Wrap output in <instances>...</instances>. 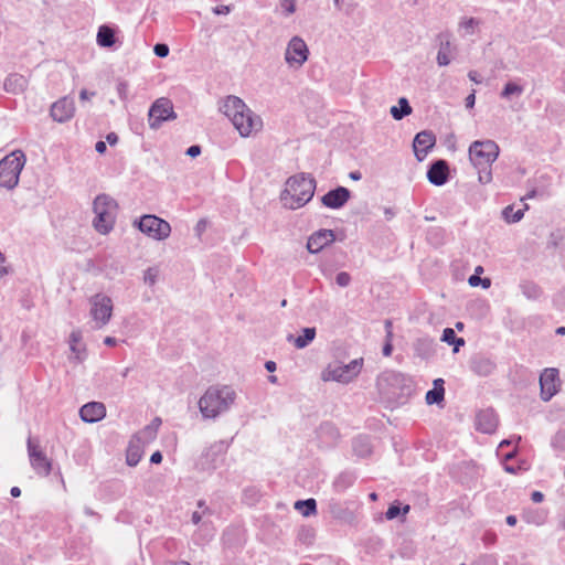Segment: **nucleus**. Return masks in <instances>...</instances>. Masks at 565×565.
I'll use <instances>...</instances> for the list:
<instances>
[{"label": "nucleus", "instance_id": "f257e3e1", "mask_svg": "<svg viewBox=\"0 0 565 565\" xmlns=\"http://www.w3.org/2000/svg\"><path fill=\"white\" fill-rule=\"evenodd\" d=\"M221 110L231 119L243 138L252 137L263 127L262 118L255 115L239 97L227 96L222 103Z\"/></svg>", "mask_w": 565, "mask_h": 565}, {"label": "nucleus", "instance_id": "f03ea898", "mask_svg": "<svg viewBox=\"0 0 565 565\" xmlns=\"http://www.w3.org/2000/svg\"><path fill=\"white\" fill-rule=\"evenodd\" d=\"M237 394L230 385L210 386L198 402L203 419H216L235 404Z\"/></svg>", "mask_w": 565, "mask_h": 565}, {"label": "nucleus", "instance_id": "7ed1b4c3", "mask_svg": "<svg viewBox=\"0 0 565 565\" xmlns=\"http://www.w3.org/2000/svg\"><path fill=\"white\" fill-rule=\"evenodd\" d=\"M316 189L315 180L300 173L290 177L281 193L284 206L296 210L307 204L313 196Z\"/></svg>", "mask_w": 565, "mask_h": 565}, {"label": "nucleus", "instance_id": "20e7f679", "mask_svg": "<svg viewBox=\"0 0 565 565\" xmlns=\"http://www.w3.org/2000/svg\"><path fill=\"white\" fill-rule=\"evenodd\" d=\"M499 156L498 143H471L469 159L478 171V181L489 184L492 181L491 166Z\"/></svg>", "mask_w": 565, "mask_h": 565}, {"label": "nucleus", "instance_id": "39448f33", "mask_svg": "<svg viewBox=\"0 0 565 565\" xmlns=\"http://www.w3.org/2000/svg\"><path fill=\"white\" fill-rule=\"evenodd\" d=\"M95 217L93 227L100 235L109 234L115 226L118 204L115 199L108 194H99L93 202Z\"/></svg>", "mask_w": 565, "mask_h": 565}, {"label": "nucleus", "instance_id": "423d86ee", "mask_svg": "<svg viewBox=\"0 0 565 565\" xmlns=\"http://www.w3.org/2000/svg\"><path fill=\"white\" fill-rule=\"evenodd\" d=\"M362 367V358L354 359L347 364L340 361H331L322 369L320 379L322 382L349 384L360 375Z\"/></svg>", "mask_w": 565, "mask_h": 565}, {"label": "nucleus", "instance_id": "0eeeda50", "mask_svg": "<svg viewBox=\"0 0 565 565\" xmlns=\"http://www.w3.org/2000/svg\"><path fill=\"white\" fill-rule=\"evenodd\" d=\"M25 164V156L20 150H14L0 161V186L9 190L19 183L20 173Z\"/></svg>", "mask_w": 565, "mask_h": 565}, {"label": "nucleus", "instance_id": "6e6552de", "mask_svg": "<svg viewBox=\"0 0 565 565\" xmlns=\"http://www.w3.org/2000/svg\"><path fill=\"white\" fill-rule=\"evenodd\" d=\"M89 305V318L94 329L100 330L105 328L113 318L114 313V301L113 299L104 294L98 292L93 295L88 299Z\"/></svg>", "mask_w": 565, "mask_h": 565}, {"label": "nucleus", "instance_id": "1a4fd4ad", "mask_svg": "<svg viewBox=\"0 0 565 565\" xmlns=\"http://www.w3.org/2000/svg\"><path fill=\"white\" fill-rule=\"evenodd\" d=\"M26 452L32 470L40 477H47L52 472L53 461L46 455L41 441L31 436L26 439Z\"/></svg>", "mask_w": 565, "mask_h": 565}, {"label": "nucleus", "instance_id": "9d476101", "mask_svg": "<svg viewBox=\"0 0 565 565\" xmlns=\"http://www.w3.org/2000/svg\"><path fill=\"white\" fill-rule=\"evenodd\" d=\"M134 225L149 238L159 242L167 239L172 231L169 222L152 214L141 216Z\"/></svg>", "mask_w": 565, "mask_h": 565}, {"label": "nucleus", "instance_id": "9b49d317", "mask_svg": "<svg viewBox=\"0 0 565 565\" xmlns=\"http://www.w3.org/2000/svg\"><path fill=\"white\" fill-rule=\"evenodd\" d=\"M177 114L172 102L167 97H160L153 102L148 113V122L151 128H158L163 121L173 120Z\"/></svg>", "mask_w": 565, "mask_h": 565}, {"label": "nucleus", "instance_id": "f8f14e48", "mask_svg": "<svg viewBox=\"0 0 565 565\" xmlns=\"http://www.w3.org/2000/svg\"><path fill=\"white\" fill-rule=\"evenodd\" d=\"M541 397L543 401H550L561 388L558 370L554 367L545 369L540 376Z\"/></svg>", "mask_w": 565, "mask_h": 565}, {"label": "nucleus", "instance_id": "ddd939ff", "mask_svg": "<svg viewBox=\"0 0 565 565\" xmlns=\"http://www.w3.org/2000/svg\"><path fill=\"white\" fill-rule=\"evenodd\" d=\"M308 47L300 38H292L286 50V61L290 66H301L308 58Z\"/></svg>", "mask_w": 565, "mask_h": 565}, {"label": "nucleus", "instance_id": "4468645a", "mask_svg": "<svg viewBox=\"0 0 565 565\" xmlns=\"http://www.w3.org/2000/svg\"><path fill=\"white\" fill-rule=\"evenodd\" d=\"M68 348L71 354L68 356L70 361L79 364L83 363L87 358V349L83 343V333L79 329H74L68 337Z\"/></svg>", "mask_w": 565, "mask_h": 565}, {"label": "nucleus", "instance_id": "2eb2a0df", "mask_svg": "<svg viewBox=\"0 0 565 565\" xmlns=\"http://www.w3.org/2000/svg\"><path fill=\"white\" fill-rule=\"evenodd\" d=\"M75 113L73 99L63 97L55 102L51 107V116L55 121L64 122L70 120Z\"/></svg>", "mask_w": 565, "mask_h": 565}, {"label": "nucleus", "instance_id": "dca6fc26", "mask_svg": "<svg viewBox=\"0 0 565 565\" xmlns=\"http://www.w3.org/2000/svg\"><path fill=\"white\" fill-rule=\"evenodd\" d=\"M334 233L331 230H320L313 233L308 242L307 249L311 254H317L322 250L326 246L331 244L334 241Z\"/></svg>", "mask_w": 565, "mask_h": 565}, {"label": "nucleus", "instance_id": "f3484780", "mask_svg": "<svg viewBox=\"0 0 565 565\" xmlns=\"http://www.w3.org/2000/svg\"><path fill=\"white\" fill-rule=\"evenodd\" d=\"M79 416L85 423H96L106 416V407L103 403L90 402L81 407Z\"/></svg>", "mask_w": 565, "mask_h": 565}, {"label": "nucleus", "instance_id": "a211bd4d", "mask_svg": "<svg viewBox=\"0 0 565 565\" xmlns=\"http://www.w3.org/2000/svg\"><path fill=\"white\" fill-rule=\"evenodd\" d=\"M350 198V191L347 188L339 186L329 191L322 196V203L330 209H339L343 206Z\"/></svg>", "mask_w": 565, "mask_h": 565}, {"label": "nucleus", "instance_id": "6ab92c4d", "mask_svg": "<svg viewBox=\"0 0 565 565\" xmlns=\"http://www.w3.org/2000/svg\"><path fill=\"white\" fill-rule=\"evenodd\" d=\"M227 448L228 445L226 441H215L205 450L204 457L213 466V468H216L220 463L223 462Z\"/></svg>", "mask_w": 565, "mask_h": 565}, {"label": "nucleus", "instance_id": "aec40b11", "mask_svg": "<svg viewBox=\"0 0 565 565\" xmlns=\"http://www.w3.org/2000/svg\"><path fill=\"white\" fill-rule=\"evenodd\" d=\"M448 173L449 170L446 161L438 160L428 170L427 178L430 183L439 186L447 182Z\"/></svg>", "mask_w": 565, "mask_h": 565}, {"label": "nucleus", "instance_id": "412c9836", "mask_svg": "<svg viewBox=\"0 0 565 565\" xmlns=\"http://www.w3.org/2000/svg\"><path fill=\"white\" fill-rule=\"evenodd\" d=\"M476 426L482 433H493L498 426L495 414L490 409L479 412L476 418Z\"/></svg>", "mask_w": 565, "mask_h": 565}, {"label": "nucleus", "instance_id": "4be33fe9", "mask_svg": "<svg viewBox=\"0 0 565 565\" xmlns=\"http://www.w3.org/2000/svg\"><path fill=\"white\" fill-rule=\"evenodd\" d=\"M160 425L161 419L154 418L149 425H147L143 429H141L135 436H132V438L138 439V443L146 446L154 440Z\"/></svg>", "mask_w": 565, "mask_h": 565}, {"label": "nucleus", "instance_id": "5701e85b", "mask_svg": "<svg viewBox=\"0 0 565 565\" xmlns=\"http://www.w3.org/2000/svg\"><path fill=\"white\" fill-rule=\"evenodd\" d=\"M316 338V328H303L301 334L294 337L292 334L287 335V341L292 343L297 349L307 348Z\"/></svg>", "mask_w": 565, "mask_h": 565}, {"label": "nucleus", "instance_id": "b1692460", "mask_svg": "<svg viewBox=\"0 0 565 565\" xmlns=\"http://www.w3.org/2000/svg\"><path fill=\"white\" fill-rule=\"evenodd\" d=\"M145 446L138 443V439L131 438L126 452V462L130 467L139 463L143 456Z\"/></svg>", "mask_w": 565, "mask_h": 565}, {"label": "nucleus", "instance_id": "393cba45", "mask_svg": "<svg viewBox=\"0 0 565 565\" xmlns=\"http://www.w3.org/2000/svg\"><path fill=\"white\" fill-rule=\"evenodd\" d=\"M97 44L102 47H110L116 43L115 30L106 24L98 28Z\"/></svg>", "mask_w": 565, "mask_h": 565}, {"label": "nucleus", "instance_id": "a878e982", "mask_svg": "<svg viewBox=\"0 0 565 565\" xmlns=\"http://www.w3.org/2000/svg\"><path fill=\"white\" fill-rule=\"evenodd\" d=\"M444 396H445L444 380L436 379L434 381L433 390H430L426 393V397H425L426 403L428 405L439 404L444 401Z\"/></svg>", "mask_w": 565, "mask_h": 565}, {"label": "nucleus", "instance_id": "bb28decb", "mask_svg": "<svg viewBox=\"0 0 565 565\" xmlns=\"http://www.w3.org/2000/svg\"><path fill=\"white\" fill-rule=\"evenodd\" d=\"M412 110L408 100L405 97H401L398 105L392 106L390 113L394 119L401 120L403 117L411 115Z\"/></svg>", "mask_w": 565, "mask_h": 565}, {"label": "nucleus", "instance_id": "cd10ccee", "mask_svg": "<svg viewBox=\"0 0 565 565\" xmlns=\"http://www.w3.org/2000/svg\"><path fill=\"white\" fill-rule=\"evenodd\" d=\"M527 209V205L524 204V207L523 209H518V210H514V206L513 205H509L507 206L503 211H502V215H503V218L508 222V223H516L519 222L520 220H522L523 215H524V211Z\"/></svg>", "mask_w": 565, "mask_h": 565}, {"label": "nucleus", "instance_id": "c85d7f7f", "mask_svg": "<svg viewBox=\"0 0 565 565\" xmlns=\"http://www.w3.org/2000/svg\"><path fill=\"white\" fill-rule=\"evenodd\" d=\"M441 341H444L448 344H454L455 345L454 352H458L459 348L465 344V340L462 338H457L454 329H451V328L444 329L443 335H441Z\"/></svg>", "mask_w": 565, "mask_h": 565}, {"label": "nucleus", "instance_id": "c756f323", "mask_svg": "<svg viewBox=\"0 0 565 565\" xmlns=\"http://www.w3.org/2000/svg\"><path fill=\"white\" fill-rule=\"evenodd\" d=\"M160 277L159 266H151L143 270L142 280L145 285L153 287Z\"/></svg>", "mask_w": 565, "mask_h": 565}, {"label": "nucleus", "instance_id": "7c9ffc66", "mask_svg": "<svg viewBox=\"0 0 565 565\" xmlns=\"http://www.w3.org/2000/svg\"><path fill=\"white\" fill-rule=\"evenodd\" d=\"M472 369L480 375H488L493 372L494 364L489 359H479L473 362Z\"/></svg>", "mask_w": 565, "mask_h": 565}, {"label": "nucleus", "instance_id": "2f4dec72", "mask_svg": "<svg viewBox=\"0 0 565 565\" xmlns=\"http://www.w3.org/2000/svg\"><path fill=\"white\" fill-rule=\"evenodd\" d=\"M525 520L530 524L542 525L546 520V512L541 509L530 510L524 515Z\"/></svg>", "mask_w": 565, "mask_h": 565}, {"label": "nucleus", "instance_id": "473e14b6", "mask_svg": "<svg viewBox=\"0 0 565 565\" xmlns=\"http://www.w3.org/2000/svg\"><path fill=\"white\" fill-rule=\"evenodd\" d=\"M316 501L315 499H307L303 501H297L295 503V509L300 511L303 516H309L316 512Z\"/></svg>", "mask_w": 565, "mask_h": 565}, {"label": "nucleus", "instance_id": "72a5a7b5", "mask_svg": "<svg viewBox=\"0 0 565 565\" xmlns=\"http://www.w3.org/2000/svg\"><path fill=\"white\" fill-rule=\"evenodd\" d=\"M451 44L449 41L441 43L437 54V62L440 66H446L450 63Z\"/></svg>", "mask_w": 565, "mask_h": 565}, {"label": "nucleus", "instance_id": "f704fd0d", "mask_svg": "<svg viewBox=\"0 0 565 565\" xmlns=\"http://www.w3.org/2000/svg\"><path fill=\"white\" fill-rule=\"evenodd\" d=\"M435 143H413V149L416 158L422 161L426 158L428 151L434 147Z\"/></svg>", "mask_w": 565, "mask_h": 565}, {"label": "nucleus", "instance_id": "c9c22d12", "mask_svg": "<svg viewBox=\"0 0 565 565\" xmlns=\"http://www.w3.org/2000/svg\"><path fill=\"white\" fill-rule=\"evenodd\" d=\"M385 329H386V343L383 348V354L385 356H390L392 354L393 345H392V322L390 320L385 321Z\"/></svg>", "mask_w": 565, "mask_h": 565}, {"label": "nucleus", "instance_id": "e433bc0d", "mask_svg": "<svg viewBox=\"0 0 565 565\" xmlns=\"http://www.w3.org/2000/svg\"><path fill=\"white\" fill-rule=\"evenodd\" d=\"M523 88L515 83H508L502 92L503 97H509L513 94H521Z\"/></svg>", "mask_w": 565, "mask_h": 565}, {"label": "nucleus", "instance_id": "4c0bfd02", "mask_svg": "<svg viewBox=\"0 0 565 565\" xmlns=\"http://www.w3.org/2000/svg\"><path fill=\"white\" fill-rule=\"evenodd\" d=\"M335 282L338 286L340 287H348L351 282V276L349 273L347 271H340L337 276H335Z\"/></svg>", "mask_w": 565, "mask_h": 565}, {"label": "nucleus", "instance_id": "58836bf2", "mask_svg": "<svg viewBox=\"0 0 565 565\" xmlns=\"http://www.w3.org/2000/svg\"><path fill=\"white\" fill-rule=\"evenodd\" d=\"M468 282L472 287H477L479 284H482L483 288L490 287V280L488 278L481 279L478 275L470 276Z\"/></svg>", "mask_w": 565, "mask_h": 565}, {"label": "nucleus", "instance_id": "ea45409f", "mask_svg": "<svg viewBox=\"0 0 565 565\" xmlns=\"http://www.w3.org/2000/svg\"><path fill=\"white\" fill-rule=\"evenodd\" d=\"M281 8L287 14H291L296 10V0H281Z\"/></svg>", "mask_w": 565, "mask_h": 565}, {"label": "nucleus", "instance_id": "a19ab883", "mask_svg": "<svg viewBox=\"0 0 565 565\" xmlns=\"http://www.w3.org/2000/svg\"><path fill=\"white\" fill-rule=\"evenodd\" d=\"M153 51L159 57H166L169 54V47L167 44H156Z\"/></svg>", "mask_w": 565, "mask_h": 565}, {"label": "nucleus", "instance_id": "79ce46f5", "mask_svg": "<svg viewBox=\"0 0 565 565\" xmlns=\"http://www.w3.org/2000/svg\"><path fill=\"white\" fill-rule=\"evenodd\" d=\"M399 513H401V508H399L398 505L393 504V505H391V507L387 509V511H386L385 515H386V519H387V520H393V519H395L396 516H398V515H399Z\"/></svg>", "mask_w": 565, "mask_h": 565}, {"label": "nucleus", "instance_id": "37998d69", "mask_svg": "<svg viewBox=\"0 0 565 565\" xmlns=\"http://www.w3.org/2000/svg\"><path fill=\"white\" fill-rule=\"evenodd\" d=\"M426 139H428V141H431V140L435 141V137L431 134L427 132V131L418 132L415 136L413 141H416V142L427 141Z\"/></svg>", "mask_w": 565, "mask_h": 565}, {"label": "nucleus", "instance_id": "c03bdc74", "mask_svg": "<svg viewBox=\"0 0 565 565\" xmlns=\"http://www.w3.org/2000/svg\"><path fill=\"white\" fill-rule=\"evenodd\" d=\"M473 565H498L497 561L492 557H483L477 561Z\"/></svg>", "mask_w": 565, "mask_h": 565}, {"label": "nucleus", "instance_id": "a18cd8bd", "mask_svg": "<svg viewBox=\"0 0 565 565\" xmlns=\"http://www.w3.org/2000/svg\"><path fill=\"white\" fill-rule=\"evenodd\" d=\"M201 153V148L200 146L198 145H194L192 147H190L188 150H186V154L192 157V158H195L198 157L199 154Z\"/></svg>", "mask_w": 565, "mask_h": 565}, {"label": "nucleus", "instance_id": "49530a36", "mask_svg": "<svg viewBox=\"0 0 565 565\" xmlns=\"http://www.w3.org/2000/svg\"><path fill=\"white\" fill-rule=\"evenodd\" d=\"M213 12L217 15L227 14L231 12V8L228 6H217L213 9Z\"/></svg>", "mask_w": 565, "mask_h": 565}, {"label": "nucleus", "instance_id": "de8ad7c7", "mask_svg": "<svg viewBox=\"0 0 565 565\" xmlns=\"http://www.w3.org/2000/svg\"><path fill=\"white\" fill-rule=\"evenodd\" d=\"M205 513L200 511H194L191 515V521L193 524H199L202 521V518Z\"/></svg>", "mask_w": 565, "mask_h": 565}, {"label": "nucleus", "instance_id": "09e8293b", "mask_svg": "<svg viewBox=\"0 0 565 565\" xmlns=\"http://www.w3.org/2000/svg\"><path fill=\"white\" fill-rule=\"evenodd\" d=\"M95 96L94 92H88L87 89H82L79 93V99L82 102L88 100L90 97Z\"/></svg>", "mask_w": 565, "mask_h": 565}, {"label": "nucleus", "instance_id": "8fccbe9b", "mask_svg": "<svg viewBox=\"0 0 565 565\" xmlns=\"http://www.w3.org/2000/svg\"><path fill=\"white\" fill-rule=\"evenodd\" d=\"M150 461L152 463H160L162 461V455L160 451H156L151 455Z\"/></svg>", "mask_w": 565, "mask_h": 565}, {"label": "nucleus", "instance_id": "3c124183", "mask_svg": "<svg viewBox=\"0 0 565 565\" xmlns=\"http://www.w3.org/2000/svg\"><path fill=\"white\" fill-rule=\"evenodd\" d=\"M104 343H105L106 345H108V347H115V345H117L118 340H117L116 338H114V337H106V338L104 339Z\"/></svg>", "mask_w": 565, "mask_h": 565}, {"label": "nucleus", "instance_id": "603ef678", "mask_svg": "<svg viewBox=\"0 0 565 565\" xmlns=\"http://www.w3.org/2000/svg\"><path fill=\"white\" fill-rule=\"evenodd\" d=\"M543 498H544V495H543V493H542V492H540V491H534V492L532 493V500H533L534 502H536V503H539V502L543 501Z\"/></svg>", "mask_w": 565, "mask_h": 565}, {"label": "nucleus", "instance_id": "864d4df0", "mask_svg": "<svg viewBox=\"0 0 565 565\" xmlns=\"http://www.w3.org/2000/svg\"><path fill=\"white\" fill-rule=\"evenodd\" d=\"M265 367H266V370H267L268 372H275V371H276V369H277V365H276V363H275L274 361H267V362L265 363Z\"/></svg>", "mask_w": 565, "mask_h": 565}, {"label": "nucleus", "instance_id": "5fc2aeb1", "mask_svg": "<svg viewBox=\"0 0 565 565\" xmlns=\"http://www.w3.org/2000/svg\"><path fill=\"white\" fill-rule=\"evenodd\" d=\"M107 150V143H96V151L99 153V154H103L105 153Z\"/></svg>", "mask_w": 565, "mask_h": 565}, {"label": "nucleus", "instance_id": "6e6d98bb", "mask_svg": "<svg viewBox=\"0 0 565 565\" xmlns=\"http://www.w3.org/2000/svg\"><path fill=\"white\" fill-rule=\"evenodd\" d=\"M475 93L470 94L467 98H466V105L467 107H472L475 105Z\"/></svg>", "mask_w": 565, "mask_h": 565}, {"label": "nucleus", "instance_id": "4d7b16f0", "mask_svg": "<svg viewBox=\"0 0 565 565\" xmlns=\"http://www.w3.org/2000/svg\"><path fill=\"white\" fill-rule=\"evenodd\" d=\"M505 521H507V524L510 526H514L518 522L516 516H514V515H508Z\"/></svg>", "mask_w": 565, "mask_h": 565}, {"label": "nucleus", "instance_id": "13d9d810", "mask_svg": "<svg viewBox=\"0 0 565 565\" xmlns=\"http://www.w3.org/2000/svg\"><path fill=\"white\" fill-rule=\"evenodd\" d=\"M10 493L13 498H18L21 495V490L18 487H13L11 488Z\"/></svg>", "mask_w": 565, "mask_h": 565}, {"label": "nucleus", "instance_id": "bf43d9fd", "mask_svg": "<svg viewBox=\"0 0 565 565\" xmlns=\"http://www.w3.org/2000/svg\"><path fill=\"white\" fill-rule=\"evenodd\" d=\"M118 136L115 132H110L106 136V141H117Z\"/></svg>", "mask_w": 565, "mask_h": 565}, {"label": "nucleus", "instance_id": "052dcab7", "mask_svg": "<svg viewBox=\"0 0 565 565\" xmlns=\"http://www.w3.org/2000/svg\"><path fill=\"white\" fill-rule=\"evenodd\" d=\"M384 214H385V216H386V218H387V220H391V218H393V217H394V214H395V213L393 212V210H392V209H385Z\"/></svg>", "mask_w": 565, "mask_h": 565}, {"label": "nucleus", "instance_id": "680f3d73", "mask_svg": "<svg viewBox=\"0 0 565 565\" xmlns=\"http://www.w3.org/2000/svg\"><path fill=\"white\" fill-rule=\"evenodd\" d=\"M469 78L476 83H479V81L477 79V72L475 71L469 72Z\"/></svg>", "mask_w": 565, "mask_h": 565}, {"label": "nucleus", "instance_id": "e2e57ef3", "mask_svg": "<svg viewBox=\"0 0 565 565\" xmlns=\"http://www.w3.org/2000/svg\"><path fill=\"white\" fill-rule=\"evenodd\" d=\"M555 440L558 443H564L565 444V435L564 434H557L556 437H555Z\"/></svg>", "mask_w": 565, "mask_h": 565}, {"label": "nucleus", "instance_id": "0e129e2a", "mask_svg": "<svg viewBox=\"0 0 565 565\" xmlns=\"http://www.w3.org/2000/svg\"><path fill=\"white\" fill-rule=\"evenodd\" d=\"M198 507L204 509L202 512H204V513L209 512V509L205 507L204 501H199Z\"/></svg>", "mask_w": 565, "mask_h": 565}, {"label": "nucleus", "instance_id": "69168bd1", "mask_svg": "<svg viewBox=\"0 0 565 565\" xmlns=\"http://www.w3.org/2000/svg\"><path fill=\"white\" fill-rule=\"evenodd\" d=\"M556 333L559 335H565V327H559L556 329Z\"/></svg>", "mask_w": 565, "mask_h": 565}, {"label": "nucleus", "instance_id": "338daca9", "mask_svg": "<svg viewBox=\"0 0 565 565\" xmlns=\"http://www.w3.org/2000/svg\"><path fill=\"white\" fill-rule=\"evenodd\" d=\"M268 380H269V382H270L271 384H276V383H277V381H278V380H277V376H275V375H270V376L268 377Z\"/></svg>", "mask_w": 565, "mask_h": 565}, {"label": "nucleus", "instance_id": "774afa93", "mask_svg": "<svg viewBox=\"0 0 565 565\" xmlns=\"http://www.w3.org/2000/svg\"><path fill=\"white\" fill-rule=\"evenodd\" d=\"M350 177H351L352 179H354V180H359V179H360V174H359V173H356V172H352V173L350 174Z\"/></svg>", "mask_w": 565, "mask_h": 565}]
</instances>
